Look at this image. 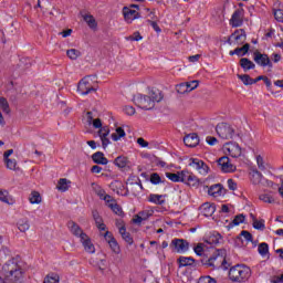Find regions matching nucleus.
Returning a JSON list of instances; mask_svg holds the SVG:
<instances>
[{"instance_id":"f257e3e1","label":"nucleus","mask_w":283,"mask_h":283,"mask_svg":"<svg viewBox=\"0 0 283 283\" xmlns=\"http://www.w3.org/2000/svg\"><path fill=\"white\" fill-rule=\"evenodd\" d=\"M23 275L21 263L11 260L2 266L0 280L2 283H14Z\"/></svg>"},{"instance_id":"f03ea898","label":"nucleus","mask_w":283,"mask_h":283,"mask_svg":"<svg viewBox=\"0 0 283 283\" xmlns=\"http://www.w3.org/2000/svg\"><path fill=\"white\" fill-rule=\"evenodd\" d=\"M163 101V94L160 92H154L149 95L137 94L134 96V104L139 107V109H154L156 107V103H160Z\"/></svg>"},{"instance_id":"7ed1b4c3","label":"nucleus","mask_w":283,"mask_h":283,"mask_svg":"<svg viewBox=\"0 0 283 283\" xmlns=\"http://www.w3.org/2000/svg\"><path fill=\"white\" fill-rule=\"evenodd\" d=\"M251 277V268L244 265V264H239L234 265L229 270V279L231 282H247Z\"/></svg>"},{"instance_id":"20e7f679","label":"nucleus","mask_w":283,"mask_h":283,"mask_svg":"<svg viewBox=\"0 0 283 283\" xmlns=\"http://www.w3.org/2000/svg\"><path fill=\"white\" fill-rule=\"evenodd\" d=\"M95 192L97 193L98 198H101V200H104L106 207L113 210V213H115L116 216H123V208L118 206V203L114 198H112V196L105 193V190H103V188L96 186Z\"/></svg>"},{"instance_id":"39448f33","label":"nucleus","mask_w":283,"mask_h":283,"mask_svg":"<svg viewBox=\"0 0 283 283\" xmlns=\"http://www.w3.org/2000/svg\"><path fill=\"white\" fill-rule=\"evenodd\" d=\"M81 96H87L90 92H96V76H86L77 85Z\"/></svg>"},{"instance_id":"423d86ee","label":"nucleus","mask_w":283,"mask_h":283,"mask_svg":"<svg viewBox=\"0 0 283 283\" xmlns=\"http://www.w3.org/2000/svg\"><path fill=\"white\" fill-rule=\"evenodd\" d=\"M222 151L230 158H241L244 154V149L241 148L240 144L235 142H228L222 146Z\"/></svg>"},{"instance_id":"0eeeda50","label":"nucleus","mask_w":283,"mask_h":283,"mask_svg":"<svg viewBox=\"0 0 283 283\" xmlns=\"http://www.w3.org/2000/svg\"><path fill=\"white\" fill-rule=\"evenodd\" d=\"M216 132L219 138H222V140H231V138L235 136V128H233V126L228 123L218 124L216 127Z\"/></svg>"},{"instance_id":"6e6552de","label":"nucleus","mask_w":283,"mask_h":283,"mask_svg":"<svg viewBox=\"0 0 283 283\" xmlns=\"http://www.w3.org/2000/svg\"><path fill=\"white\" fill-rule=\"evenodd\" d=\"M122 12H123L124 21H126V23H134L136 19L140 18V13H138V6L136 4L124 7Z\"/></svg>"},{"instance_id":"1a4fd4ad","label":"nucleus","mask_w":283,"mask_h":283,"mask_svg":"<svg viewBox=\"0 0 283 283\" xmlns=\"http://www.w3.org/2000/svg\"><path fill=\"white\" fill-rule=\"evenodd\" d=\"M179 182H182L188 187H198V185H200V179H198V177H196V175H193L189 170H181Z\"/></svg>"},{"instance_id":"9d476101","label":"nucleus","mask_w":283,"mask_h":283,"mask_svg":"<svg viewBox=\"0 0 283 283\" xmlns=\"http://www.w3.org/2000/svg\"><path fill=\"white\" fill-rule=\"evenodd\" d=\"M188 166L198 171L201 176H207V174H209V166L201 159L190 158L188 160Z\"/></svg>"},{"instance_id":"9b49d317","label":"nucleus","mask_w":283,"mask_h":283,"mask_svg":"<svg viewBox=\"0 0 283 283\" xmlns=\"http://www.w3.org/2000/svg\"><path fill=\"white\" fill-rule=\"evenodd\" d=\"M218 166L223 174H233L238 169L228 156L219 158Z\"/></svg>"},{"instance_id":"f8f14e48","label":"nucleus","mask_w":283,"mask_h":283,"mask_svg":"<svg viewBox=\"0 0 283 283\" xmlns=\"http://www.w3.org/2000/svg\"><path fill=\"white\" fill-rule=\"evenodd\" d=\"M10 104L8 99L4 97H0V126L3 127L6 125V116H10L11 114Z\"/></svg>"},{"instance_id":"ddd939ff","label":"nucleus","mask_w":283,"mask_h":283,"mask_svg":"<svg viewBox=\"0 0 283 283\" xmlns=\"http://www.w3.org/2000/svg\"><path fill=\"white\" fill-rule=\"evenodd\" d=\"M12 154H14L13 149H9L4 151L3 154V163L7 167V169H10L11 171H17L19 167L17 166V159L12 158Z\"/></svg>"},{"instance_id":"4468645a","label":"nucleus","mask_w":283,"mask_h":283,"mask_svg":"<svg viewBox=\"0 0 283 283\" xmlns=\"http://www.w3.org/2000/svg\"><path fill=\"white\" fill-rule=\"evenodd\" d=\"M104 240H106L113 253H115L116 255L120 254V245L118 244V241H116V238H114V234H112V232L106 231L104 233Z\"/></svg>"},{"instance_id":"2eb2a0df","label":"nucleus","mask_w":283,"mask_h":283,"mask_svg":"<svg viewBox=\"0 0 283 283\" xmlns=\"http://www.w3.org/2000/svg\"><path fill=\"white\" fill-rule=\"evenodd\" d=\"M113 165H115V167L122 171H129V169H132V161H129V158L123 155L116 157L113 161Z\"/></svg>"},{"instance_id":"dca6fc26","label":"nucleus","mask_w":283,"mask_h":283,"mask_svg":"<svg viewBox=\"0 0 283 283\" xmlns=\"http://www.w3.org/2000/svg\"><path fill=\"white\" fill-rule=\"evenodd\" d=\"M170 247L176 253H187V251H189V243L182 239L172 240Z\"/></svg>"},{"instance_id":"f3484780","label":"nucleus","mask_w":283,"mask_h":283,"mask_svg":"<svg viewBox=\"0 0 283 283\" xmlns=\"http://www.w3.org/2000/svg\"><path fill=\"white\" fill-rule=\"evenodd\" d=\"M254 61L258 65H261L262 67H273V63H271V59H269V55L266 54L255 53Z\"/></svg>"},{"instance_id":"a211bd4d","label":"nucleus","mask_w":283,"mask_h":283,"mask_svg":"<svg viewBox=\"0 0 283 283\" xmlns=\"http://www.w3.org/2000/svg\"><path fill=\"white\" fill-rule=\"evenodd\" d=\"M208 196L211 198H222L224 196V188L220 184L208 187Z\"/></svg>"},{"instance_id":"6ab92c4d","label":"nucleus","mask_w":283,"mask_h":283,"mask_svg":"<svg viewBox=\"0 0 283 283\" xmlns=\"http://www.w3.org/2000/svg\"><path fill=\"white\" fill-rule=\"evenodd\" d=\"M85 118L88 125H92L94 129H101L105 127V125H103V120L98 117H94V115H92L90 112L86 113Z\"/></svg>"},{"instance_id":"aec40b11","label":"nucleus","mask_w":283,"mask_h":283,"mask_svg":"<svg viewBox=\"0 0 283 283\" xmlns=\"http://www.w3.org/2000/svg\"><path fill=\"white\" fill-rule=\"evenodd\" d=\"M80 240L86 253H96V248L94 247V243H92V240H90V237H87V234H82Z\"/></svg>"},{"instance_id":"412c9836","label":"nucleus","mask_w":283,"mask_h":283,"mask_svg":"<svg viewBox=\"0 0 283 283\" xmlns=\"http://www.w3.org/2000/svg\"><path fill=\"white\" fill-rule=\"evenodd\" d=\"M184 143L186 147H198L200 138L196 133H192L184 137Z\"/></svg>"},{"instance_id":"4be33fe9","label":"nucleus","mask_w":283,"mask_h":283,"mask_svg":"<svg viewBox=\"0 0 283 283\" xmlns=\"http://www.w3.org/2000/svg\"><path fill=\"white\" fill-rule=\"evenodd\" d=\"M71 187H72V180L67 178H61L56 184V189L57 191H61V193H65V191H70Z\"/></svg>"},{"instance_id":"5701e85b","label":"nucleus","mask_w":283,"mask_h":283,"mask_svg":"<svg viewBox=\"0 0 283 283\" xmlns=\"http://www.w3.org/2000/svg\"><path fill=\"white\" fill-rule=\"evenodd\" d=\"M247 36L244 35V31H235L231 36H230V44H237L240 45V43H244Z\"/></svg>"},{"instance_id":"b1692460","label":"nucleus","mask_w":283,"mask_h":283,"mask_svg":"<svg viewBox=\"0 0 283 283\" xmlns=\"http://www.w3.org/2000/svg\"><path fill=\"white\" fill-rule=\"evenodd\" d=\"M82 19L85 21L91 30H97L98 23L96 22L94 15L90 13H82Z\"/></svg>"},{"instance_id":"393cba45","label":"nucleus","mask_w":283,"mask_h":283,"mask_svg":"<svg viewBox=\"0 0 283 283\" xmlns=\"http://www.w3.org/2000/svg\"><path fill=\"white\" fill-rule=\"evenodd\" d=\"M242 14H243L242 10H237L232 14V18L230 20V24L232 25V28H240V25H242Z\"/></svg>"},{"instance_id":"a878e982","label":"nucleus","mask_w":283,"mask_h":283,"mask_svg":"<svg viewBox=\"0 0 283 283\" xmlns=\"http://www.w3.org/2000/svg\"><path fill=\"white\" fill-rule=\"evenodd\" d=\"M125 136H127V133H125V129L123 127L118 126L112 133L111 138L112 140H114V143H118V140H123Z\"/></svg>"},{"instance_id":"bb28decb","label":"nucleus","mask_w":283,"mask_h":283,"mask_svg":"<svg viewBox=\"0 0 283 283\" xmlns=\"http://www.w3.org/2000/svg\"><path fill=\"white\" fill-rule=\"evenodd\" d=\"M29 202H30V205H42L43 196H41V192L33 190L29 195Z\"/></svg>"},{"instance_id":"cd10ccee","label":"nucleus","mask_w":283,"mask_h":283,"mask_svg":"<svg viewBox=\"0 0 283 283\" xmlns=\"http://www.w3.org/2000/svg\"><path fill=\"white\" fill-rule=\"evenodd\" d=\"M250 178L253 185H266V180H264L262 175L256 170L250 172Z\"/></svg>"},{"instance_id":"c85d7f7f","label":"nucleus","mask_w":283,"mask_h":283,"mask_svg":"<svg viewBox=\"0 0 283 283\" xmlns=\"http://www.w3.org/2000/svg\"><path fill=\"white\" fill-rule=\"evenodd\" d=\"M112 189L115 191L118 196H127L128 191L125 189V186L120 181H114L112 184Z\"/></svg>"},{"instance_id":"c756f323","label":"nucleus","mask_w":283,"mask_h":283,"mask_svg":"<svg viewBox=\"0 0 283 283\" xmlns=\"http://www.w3.org/2000/svg\"><path fill=\"white\" fill-rule=\"evenodd\" d=\"M201 210L203 216H206V218H210V216H212L213 213H216V205L213 203H203L201 206Z\"/></svg>"},{"instance_id":"7c9ffc66","label":"nucleus","mask_w":283,"mask_h":283,"mask_svg":"<svg viewBox=\"0 0 283 283\" xmlns=\"http://www.w3.org/2000/svg\"><path fill=\"white\" fill-rule=\"evenodd\" d=\"M118 229L123 240L129 245L134 244V238H132V234L125 230V226L120 224L118 226Z\"/></svg>"},{"instance_id":"2f4dec72","label":"nucleus","mask_w":283,"mask_h":283,"mask_svg":"<svg viewBox=\"0 0 283 283\" xmlns=\"http://www.w3.org/2000/svg\"><path fill=\"white\" fill-rule=\"evenodd\" d=\"M92 159L96 165H107L109 163V160L105 158V154L102 151L93 154Z\"/></svg>"},{"instance_id":"473e14b6","label":"nucleus","mask_w":283,"mask_h":283,"mask_svg":"<svg viewBox=\"0 0 283 283\" xmlns=\"http://www.w3.org/2000/svg\"><path fill=\"white\" fill-rule=\"evenodd\" d=\"M69 229L71 233H73V235H77L80 240H81V235H86L85 233H83V230H81V227H78V224H76V222L74 221L69 222Z\"/></svg>"},{"instance_id":"72a5a7b5","label":"nucleus","mask_w":283,"mask_h":283,"mask_svg":"<svg viewBox=\"0 0 283 283\" xmlns=\"http://www.w3.org/2000/svg\"><path fill=\"white\" fill-rule=\"evenodd\" d=\"M0 201L6 205H14L15 200L7 190H0Z\"/></svg>"},{"instance_id":"f704fd0d","label":"nucleus","mask_w":283,"mask_h":283,"mask_svg":"<svg viewBox=\"0 0 283 283\" xmlns=\"http://www.w3.org/2000/svg\"><path fill=\"white\" fill-rule=\"evenodd\" d=\"M17 227L21 233L30 231V220L23 218L17 222Z\"/></svg>"},{"instance_id":"c9c22d12","label":"nucleus","mask_w":283,"mask_h":283,"mask_svg":"<svg viewBox=\"0 0 283 283\" xmlns=\"http://www.w3.org/2000/svg\"><path fill=\"white\" fill-rule=\"evenodd\" d=\"M245 220L247 217H244V214H239L234 217L232 223L228 226V230L233 229V227H240V224H244Z\"/></svg>"},{"instance_id":"e433bc0d","label":"nucleus","mask_w":283,"mask_h":283,"mask_svg":"<svg viewBox=\"0 0 283 283\" xmlns=\"http://www.w3.org/2000/svg\"><path fill=\"white\" fill-rule=\"evenodd\" d=\"M240 65L244 70V72H249V70L255 69V64L247 57L241 59Z\"/></svg>"},{"instance_id":"4c0bfd02","label":"nucleus","mask_w":283,"mask_h":283,"mask_svg":"<svg viewBox=\"0 0 283 283\" xmlns=\"http://www.w3.org/2000/svg\"><path fill=\"white\" fill-rule=\"evenodd\" d=\"M148 201L153 205H165V196L163 195H149Z\"/></svg>"},{"instance_id":"58836bf2","label":"nucleus","mask_w":283,"mask_h":283,"mask_svg":"<svg viewBox=\"0 0 283 283\" xmlns=\"http://www.w3.org/2000/svg\"><path fill=\"white\" fill-rule=\"evenodd\" d=\"M93 218L95 220L97 229H99V231H105L106 227L103 222V218H101V214H98V212H93Z\"/></svg>"},{"instance_id":"ea45409f","label":"nucleus","mask_w":283,"mask_h":283,"mask_svg":"<svg viewBox=\"0 0 283 283\" xmlns=\"http://www.w3.org/2000/svg\"><path fill=\"white\" fill-rule=\"evenodd\" d=\"M61 276L56 273H50L44 277L43 283H60Z\"/></svg>"},{"instance_id":"a19ab883","label":"nucleus","mask_w":283,"mask_h":283,"mask_svg":"<svg viewBox=\"0 0 283 283\" xmlns=\"http://www.w3.org/2000/svg\"><path fill=\"white\" fill-rule=\"evenodd\" d=\"M178 262L179 266H191L193 265L195 260L191 256H180Z\"/></svg>"},{"instance_id":"79ce46f5","label":"nucleus","mask_w":283,"mask_h":283,"mask_svg":"<svg viewBox=\"0 0 283 283\" xmlns=\"http://www.w3.org/2000/svg\"><path fill=\"white\" fill-rule=\"evenodd\" d=\"M238 78L243 83V85H255V83H258V81H254L253 78H251V76L244 74V75H237Z\"/></svg>"},{"instance_id":"37998d69","label":"nucleus","mask_w":283,"mask_h":283,"mask_svg":"<svg viewBox=\"0 0 283 283\" xmlns=\"http://www.w3.org/2000/svg\"><path fill=\"white\" fill-rule=\"evenodd\" d=\"M66 56L71 59V61H76L81 56V52L76 49H70L66 51Z\"/></svg>"},{"instance_id":"c03bdc74","label":"nucleus","mask_w":283,"mask_h":283,"mask_svg":"<svg viewBox=\"0 0 283 283\" xmlns=\"http://www.w3.org/2000/svg\"><path fill=\"white\" fill-rule=\"evenodd\" d=\"M186 85V92L189 94V92H193V90H197V87L200 85V82L198 81H190V82H185Z\"/></svg>"},{"instance_id":"a18cd8bd","label":"nucleus","mask_w":283,"mask_h":283,"mask_svg":"<svg viewBox=\"0 0 283 283\" xmlns=\"http://www.w3.org/2000/svg\"><path fill=\"white\" fill-rule=\"evenodd\" d=\"M208 242H209V244H220V242H222V235L220 233L216 232L212 235H210Z\"/></svg>"},{"instance_id":"49530a36","label":"nucleus","mask_w":283,"mask_h":283,"mask_svg":"<svg viewBox=\"0 0 283 283\" xmlns=\"http://www.w3.org/2000/svg\"><path fill=\"white\" fill-rule=\"evenodd\" d=\"M109 132H111V130H109V126L104 125V126H102V128L98 129L97 136H98L99 138L109 137Z\"/></svg>"},{"instance_id":"de8ad7c7","label":"nucleus","mask_w":283,"mask_h":283,"mask_svg":"<svg viewBox=\"0 0 283 283\" xmlns=\"http://www.w3.org/2000/svg\"><path fill=\"white\" fill-rule=\"evenodd\" d=\"M166 178H168V180H171V182H180V171H178L177 174L166 172Z\"/></svg>"},{"instance_id":"09e8293b","label":"nucleus","mask_w":283,"mask_h":283,"mask_svg":"<svg viewBox=\"0 0 283 283\" xmlns=\"http://www.w3.org/2000/svg\"><path fill=\"white\" fill-rule=\"evenodd\" d=\"M258 251H259L260 255H262V258H266V255H269V244L261 243L259 245Z\"/></svg>"},{"instance_id":"8fccbe9b","label":"nucleus","mask_w":283,"mask_h":283,"mask_svg":"<svg viewBox=\"0 0 283 283\" xmlns=\"http://www.w3.org/2000/svg\"><path fill=\"white\" fill-rule=\"evenodd\" d=\"M205 251H207V245L205 243H199L195 248V253L197 255H202V253H205Z\"/></svg>"},{"instance_id":"3c124183","label":"nucleus","mask_w":283,"mask_h":283,"mask_svg":"<svg viewBox=\"0 0 283 283\" xmlns=\"http://www.w3.org/2000/svg\"><path fill=\"white\" fill-rule=\"evenodd\" d=\"M150 182L151 185H160V182H163V179L160 178V175L154 172L153 175H150Z\"/></svg>"},{"instance_id":"603ef678","label":"nucleus","mask_w":283,"mask_h":283,"mask_svg":"<svg viewBox=\"0 0 283 283\" xmlns=\"http://www.w3.org/2000/svg\"><path fill=\"white\" fill-rule=\"evenodd\" d=\"M253 227L258 229L259 231H264V220H258L255 219L253 221Z\"/></svg>"},{"instance_id":"864d4df0","label":"nucleus","mask_w":283,"mask_h":283,"mask_svg":"<svg viewBox=\"0 0 283 283\" xmlns=\"http://www.w3.org/2000/svg\"><path fill=\"white\" fill-rule=\"evenodd\" d=\"M124 114H126L127 116H134V114H136V108H134V106H124Z\"/></svg>"},{"instance_id":"5fc2aeb1","label":"nucleus","mask_w":283,"mask_h":283,"mask_svg":"<svg viewBox=\"0 0 283 283\" xmlns=\"http://www.w3.org/2000/svg\"><path fill=\"white\" fill-rule=\"evenodd\" d=\"M249 52V44L243 45L240 49H237V56H244Z\"/></svg>"},{"instance_id":"6e6d98bb","label":"nucleus","mask_w":283,"mask_h":283,"mask_svg":"<svg viewBox=\"0 0 283 283\" xmlns=\"http://www.w3.org/2000/svg\"><path fill=\"white\" fill-rule=\"evenodd\" d=\"M260 200H262V202H268V205H272V202H275L273 197H271L270 195H261Z\"/></svg>"},{"instance_id":"4d7b16f0","label":"nucleus","mask_w":283,"mask_h":283,"mask_svg":"<svg viewBox=\"0 0 283 283\" xmlns=\"http://www.w3.org/2000/svg\"><path fill=\"white\" fill-rule=\"evenodd\" d=\"M99 140L102 143L103 149H105L106 147H109V145H112V140H109V137H99Z\"/></svg>"},{"instance_id":"13d9d810","label":"nucleus","mask_w":283,"mask_h":283,"mask_svg":"<svg viewBox=\"0 0 283 283\" xmlns=\"http://www.w3.org/2000/svg\"><path fill=\"white\" fill-rule=\"evenodd\" d=\"M274 18L276 19V21H280L281 23H283V10L282 9L275 10Z\"/></svg>"},{"instance_id":"bf43d9fd","label":"nucleus","mask_w":283,"mask_h":283,"mask_svg":"<svg viewBox=\"0 0 283 283\" xmlns=\"http://www.w3.org/2000/svg\"><path fill=\"white\" fill-rule=\"evenodd\" d=\"M176 90H177L178 94H188L187 93V86H186L185 83L178 84L176 86Z\"/></svg>"},{"instance_id":"052dcab7","label":"nucleus","mask_w":283,"mask_h":283,"mask_svg":"<svg viewBox=\"0 0 283 283\" xmlns=\"http://www.w3.org/2000/svg\"><path fill=\"white\" fill-rule=\"evenodd\" d=\"M256 165L259 169H264V156L262 155L256 156Z\"/></svg>"},{"instance_id":"680f3d73","label":"nucleus","mask_w":283,"mask_h":283,"mask_svg":"<svg viewBox=\"0 0 283 283\" xmlns=\"http://www.w3.org/2000/svg\"><path fill=\"white\" fill-rule=\"evenodd\" d=\"M127 41H143V36L139 32H135L133 35L127 38Z\"/></svg>"},{"instance_id":"e2e57ef3","label":"nucleus","mask_w":283,"mask_h":283,"mask_svg":"<svg viewBox=\"0 0 283 283\" xmlns=\"http://www.w3.org/2000/svg\"><path fill=\"white\" fill-rule=\"evenodd\" d=\"M227 184H228V188L231 191H235V189H238V184H235V181H233V179H228Z\"/></svg>"},{"instance_id":"0e129e2a","label":"nucleus","mask_w":283,"mask_h":283,"mask_svg":"<svg viewBox=\"0 0 283 283\" xmlns=\"http://www.w3.org/2000/svg\"><path fill=\"white\" fill-rule=\"evenodd\" d=\"M140 217L144 218V220H147L148 218H150V216L154 214V211L153 210H146V211H143V212H139Z\"/></svg>"},{"instance_id":"69168bd1","label":"nucleus","mask_w":283,"mask_h":283,"mask_svg":"<svg viewBox=\"0 0 283 283\" xmlns=\"http://www.w3.org/2000/svg\"><path fill=\"white\" fill-rule=\"evenodd\" d=\"M59 35L62 36V39H67V36H72V29L61 31Z\"/></svg>"},{"instance_id":"338daca9","label":"nucleus","mask_w":283,"mask_h":283,"mask_svg":"<svg viewBox=\"0 0 283 283\" xmlns=\"http://www.w3.org/2000/svg\"><path fill=\"white\" fill-rule=\"evenodd\" d=\"M233 209L230 205H222L221 206V213H231V210Z\"/></svg>"},{"instance_id":"774afa93","label":"nucleus","mask_w":283,"mask_h":283,"mask_svg":"<svg viewBox=\"0 0 283 283\" xmlns=\"http://www.w3.org/2000/svg\"><path fill=\"white\" fill-rule=\"evenodd\" d=\"M206 143H207L208 145H211V146L218 145V139H217L216 137L209 136V137L206 138Z\"/></svg>"}]
</instances>
